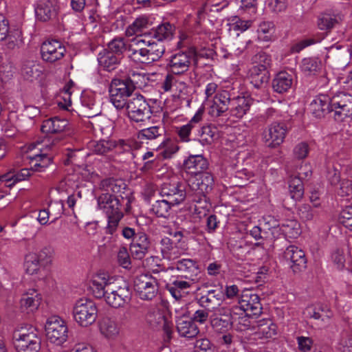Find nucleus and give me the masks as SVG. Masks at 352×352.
I'll list each match as a JSON object with an SVG mask.
<instances>
[{
    "instance_id": "obj_1",
    "label": "nucleus",
    "mask_w": 352,
    "mask_h": 352,
    "mask_svg": "<svg viewBox=\"0 0 352 352\" xmlns=\"http://www.w3.org/2000/svg\"><path fill=\"white\" fill-rule=\"evenodd\" d=\"M100 188L103 192L97 198L98 208L107 218L106 232L113 234L124 217V204H129L122 196L118 195L125 188V184L121 180L109 178L101 181Z\"/></svg>"
},
{
    "instance_id": "obj_2",
    "label": "nucleus",
    "mask_w": 352,
    "mask_h": 352,
    "mask_svg": "<svg viewBox=\"0 0 352 352\" xmlns=\"http://www.w3.org/2000/svg\"><path fill=\"white\" fill-rule=\"evenodd\" d=\"M90 288L96 298H104L113 308L124 307L131 299V291L125 282L119 283L113 276L104 272L94 275Z\"/></svg>"
},
{
    "instance_id": "obj_3",
    "label": "nucleus",
    "mask_w": 352,
    "mask_h": 352,
    "mask_svg": "<svg viewBox=\"0 0 352 352\" xmlns=\"http://www.w3.org/2000/svg\"><path fill=\"white\" fill-rule=\"evenodd\" d=\"M309 111L318 118L334 112V119L342 121L352 115V96L346 93H339L330 98L327 95L316 96L309 104Z\"/></svg>"
},
{
    "instance_id": "obj_4",
    "label": "nucleus",
    "mask_w": 352,
    "mask_h": 352,
    "mask_svg": "<svg viewBox=\"0 0 352 352\" xmlns=\"http://www.w3.org/2000/svg\"><path fill=\"white\" fill-rule=\"evenodd\" d=\"M39 146H41L38 149L40 153L29 157L31 162H34L30 169L22 168L16 173H10L2 176V179L6 182L8 187L10 188L16 183L28 179L32 170L41 172L51 164V157L47 153H43V147L49 148L52 147L49 140L44 141L43 144L39 142H33L29 146V149L32 150Z\"/></svg>"
},
{
    "instance_id": "obj_5",
    "label": "nucleus",
    "mask_w": 352,
    "mask_h": 352,
    "mask_svg": "<svg viewBox=\"0 0 352 352\" xmlns=\"http://www.w3.org/2000/svg\"><path fill=\"white\" fill-rule=\"evenodd\" d=\"M160 194L163 199L152 205L151 211L156 216L164 218H167L171 207L183 202L186 195L185 187L181 184H164Z\"/></svg>"
},
{
    "instance_id": "obj_6",
    "label": "nucleus",
    "mask_w": 352,
    "mask_h": 352,
    "mask_svg": "<svg viewBox=\"0 0 352 352\" xmlns=\"http://www.w3.org/2000/svg\"><path fill=\"white\" fill-rule=\"evenodd\" d=\"M197 57V50L194 47H188L173 54L168 59L166 69L177 76L186 75Z\"/></svg>"
},
{
    "instance_id": "obj_7",
    "label": "nucleus",
    "mask_w": 352,
    "mask_h": 352,
    "mask_svg": "<svg viewBox=\"0 0 352 352\" xmlns=\"http://www.w3.org/2000/svg\"><path fill=\"white\" fill-rule=\"evenodd\" d=\"M96 304L89 298H80L73 307L75 321L81 327H87L94 324L98 318Z\"/></svg>"
},
{
    "instance_id": "obj_8",
    "label": "nucleus",
    "mask_w": 352,
    "mask_h": 352,
    "mask_svg": "<svg viewBox=\"0 0 352 352\" xmlns=\"http://www.w3.org/2000/svg\"><path fill=\"white\" fill-rule=\"evenodd\" d=\"M12 342L17 352H38L41 349L40 337L34 331L25 328L13 332Z\"/></svg>"
},
{
    "instance_id": "obj_9",
    "label": "nucleus",
    "mask_w": 352,
    "mask_h": 352,
    "mask_svg": "<svg viewBox=\"0 0 352 352\" xmlns=\"http://www.w3.org/2000/svg\"><path fill=\"white\" fill-rule=\"evenodd\" d=\"M121 75L122 73L120 74V78H113L109 87L110 100L117 109L124 108L128 100L133 96V87Z\"/></svg>"
},
{
    "instance_id": "obj_10",
    "label": "nucleus",
    "mask_w": 352,
    "mask_h": 352,
    "mask_svg": "<svg viewBox=\"0 0 352 352\" xmlns=\"http://www.w3.org/2000/svg\"><path fill=\"white\" fill-rule=\"evenodd\" d=\"M127 116L131 122H142L149 119L152 114L151 106L144 97L140 94H135L130 98L124 105Z\"/></svg>"
},
{
    "instance_id": "obj_11",
    "label": "nucleus",
    "mask_w": 352,
    "mask_h": 352,
    "mask_svg": "<svg viewBox=\"0 0 352 352\" xmlns=\"http://www.w3.org/2000/svg\"><path fill=\"white\" fill-rule=\"evenodd\" d=\"M45 330L47 340L56 345H61L67 339L66 322L58 316H52L47 319Z\"/></svg>"
},
{
    "instance_id": "obj_12",
    "label": "nucleus",
    "mask_w": 352,
    "mask_h": 352,
    "mask_svg": "<svg viewBox=\"0 0 352 352\" xmlns=\"http://www.w3.org/2000/svg\"><path fill=\"white\" fill-rule=\"evenodd\" d=\"M133 283L134 289L142 300H151L158 292L157 280L150 274H142L135 278Z\"/></svg>"
},
{
    "instance_id": "obj_13",
    "label": "nucleus",
    "mask_w": 352,
    "mask_h": 352,
    "mask_svg": "<svg viewBox=\"0 0 352 352\" xmlns=\"http://www.w3.org/2000/svg\"><path fill=\"white\" fill-rule=\"evenodd\" d=\"M145 319L153 329L157 330L162 329L167 340L171 339L173 332V323L164 315L159 308H149L145 315Z\"/></svg>"
},
{
    "instance_id": "obj_14",
    "label": "nucleus",
    "mask_w": 352,
    "mask_h": 352,
    "mask_svg": "<svg viewBox=\"0 0 352 352\" xmlns=\"http://www.w3.org/2000/svg\"><path fill=\"white\" fill-rule=\"evenodd\" d=\"M213 184L212 175L207 172L197 176H190L188 179L189 188L198 197V199H195L197 202L201 201L202 198H205L206 195L212 190Z\"/></svg>"
},
{
    "instance_id": "obj_15",
    "label": "nucleus",
    "mask_w": 352,
    "mask_h": 352,
    "mask_svg": "<svg viewBox=\"0 0 352 352\" xmlns=\"http://www.w3.org/2000/svg\"><path fill=\"white\" fill-rule=\"evenodd\" d=\"M238 309L241 311L239 315L246 314L252 316H258L262 313L260 298L252 291H244L238 301Z\"/></svg>"
},
{
    "instance_id": "obj_16",
    "label": "nucleus",
    "mask_w": 352,
    "mask_h": 352,
    "mask_svg": "<svg viewBox=\"0 0 352 352\" xmlns=\"http://www.w3.org/2000/svg\"><path fill=\"white\" fill-rule=\"evenodd\" d=\"M287 134V127L283 123L273 122L266 127L262 133V140L270 148H276L284 141Z\"/></svg>"
},
{
    "instance_id": "obj_17",
    "label": "nucleus",
    "mask_w": 352,
    "mask_h": 352,
    "mask_svg": "<svg viewBox=\"0 0 352 352\" xmlns=\"http://www.w3.org/2000/svg\"><path fill=\"white\" fill-rule=\"evenodd\" d=\"M277 327L270 319H263L256 322L252 326V332L250 333L249 342L254 343L261 340L262 342L272 338L276 335Z\"/></svg>"
},
{
    "instance_id": "obj_18",
    "label": "nucleus",
    "mask_w": 352,
    "mask_h": 352,
    "mask_svg": "<svg viewBox=\"0 0 352 352\" xmlns=\"http://www.w3.org/2000/svg\"><path fill=\"white\" fill-rule=\"evenodd\" d=\"M233 96V94L228 90L219 91L213 97L209 113L212 117L221 116L225 112L230 110Z\"/></svg>"
},
{
    "instance_id": "obj_19",
    "label": "nucleus",
    "mask_w": 352,
    "mask_h": 352,
    "mask_svg": "<svg viewBox=\"0 0 352 352\" xmlns=\"http://www.w3.org/2000/svg\"><path fill=\"white\" fill-rule=\"evenodd\" d=\"M65 52V46L57 40H47L43 43L41 47L43 60L49 63H54L61 59Z\"/></svg>"
},
{
    "instance_id": "obj_20",
    "label": "nucleus",
    "mask_w": 352,
    "mask_h": 352,
    "mask_svg": "<svg viewBox=\"0 0 352 352\" xmlns=\"http://www.w3.org/2000/svg\"><path fill=\"white\" fill-rule=\"evenodd\" d=\"M283 256L294 272H301L307 267V258L305 252L296 245L288 246L283 253Z\"/></svg>"
},
{
    "instance_id": "obj_21",
    "label": "nucleus",
    "mask_w": 352,
    "mask_h": 352,
    "mask_svg": "<svg viewBox=\"0 0 352 352\" xmlns=\"http://www.w3.org/2000/svg\"><path fill=\"white\" fill-rule=\"evenodd\" d=\"M141 36L132 38L129 42L128 58L135 63L150 64V56Z\"/></svg>"
},
{
    "instance_id": "obj_22",
    "label": "nucleus",
    "mask_w": 352,
    "mask_h": 352,
    "mask_svg": "<svg viewBox=\"0 0 352 352\" xmlns=\"http://www.w3.org/2000/svg\"><path fill=\"white\" fill-rule=\"evenodd\" d=\"M172 270H176L182 274L185 279L197 281L200 271L197 263L190 258H182L173 263Z\"/></svg>"
},
{
    "instance_id": "obj_23",
    "label": "nucleus",
    "mask_w": 352,
    "mask_h": 352,
    "mask_svg": "<svg viewBox=\"0 0 352 352\" xmlns=\"http://www.w3.org/2000/svg\"><path fill=\"white\" fill-rule=\"evenodd\" d=\"M151 246V242L147 234L142 232H138L136 238L130 244L131 256L138 260L142 259Z\"/></svg>"
},
{
    "instance_id": "obj_24",
    "label": "nucleus",
    "mask_w": 352,
    "mask_h": 352,
    "mask_svg": "<svg viewBox=\"0 0 352 352\" xmlns=\"http://www.w3.org/2000/svg\"><path fill=\"white\" fill-rule=\"evenodd\" d=\"M42 300L41 294L35 289H29L24 292L20 300V309L26 313L36 311Z\"/></svg>"
},
{
    "instance_id": "obj_25",
    "label": "nucleus",
    "mask_w": 352,
    "mask_h": 352,
    "mask_svg": "<svg viewBox=\"0 0 352 352\" xmlns=\"http://www.w3.org/2000/svg\"><path fill=\"white\" fill-rule=\"evenodd\" d=\"M38 20L47 21L56 17L58 13V5L55 0H41L35 8Z\"/></svg>"
},
{
    "instance_id": "obj_26",
    "label": "nucleus",
    "mask_w": 352,
    "mask_h": 352,
    "mask_svg": "<svg viewBox=\"0 0 352 352\" xmlns=\"http://www.w3.org/2000/svg\"><path fill=\"white\" fill-rule=\"evenodd\" d=\"M184 168L191 175L197 176L204 173L208 166L207 160L202 155H191L184 160Z\"/></svg>"
},
{
    "instance_id": "obj_27",
    "label": "nucleus",
    "mask_w": 352,
    "mask_h": 352,
    "mask_svg": "<svg viewBox=\"0 0 352 352\" xmlns=\"http://www.w3.org/2000/svg\"><path fill=\"white\" fill-rule=\"evenodd\" d=\"M175 25L166 21L153 28L148 34L151 38L162 43L172 40L175 34Z\"/></svg>"
},
{
    "instance_id": "obj_28",
    "label": "nucleus",
    "mask_w": 352,
    "mask_h": 352,
    "mask_svg": "<svg viewBox=\"0 0 352 352\" xmlns=\"http://www.w3.org/2000/svg\"><path fill=\"white\" fill-rule=\"evenodd\" d=\"M195 282V280L183 279L182 277H177L171 283L167 285L166 289L174 298L179 300L188 294V289Z\"/></svg>"
},
{
    "instance_id": "obj_29",
    "label": "nucleus",
    "mask_w": 352,
    "mask_h": 352,
    "mask_svg": "<svg viewBox=\"0 0 352 352\" xmlns=\"http://www.w3.org/2000/svg\"><path fill=\"white\" fill-rule=\"evenodd\" d=\"M249 78L250 83L257 89L263 91L270 80V74L267 69L262 66H252L249 69Z\"/></svg>"
},
{
    "instance_id": "obj_30",
    "label": "nucleus",
    "mask_w": 352,
    "mask_h": 352,
    "mask_svg": "<svg viewBox=\"0 0 352 352\" xmlns=\"http://www.w3.org/2000/svg\"><path fill=\"white\" fill-rule=\"evenodd\" d=\"M204 113V108H199L195 114L187 124L176 128L177 133L181 141L184 142H188L190 140V133L192 130L196 127L197 124L203 120Z\"/></svg>"
},
{
    "instance_id": "obj_31",
    "label": "nucleus",
    "mask_w": 352,
    "mask_h": 352,
    "mask_svg": "<svg viewBox=\"0 0 352 352\" xmlns=\"http://www.w3.org/2000/svg\"><path fill=\"white\" fill-rule=\"evenodd\" d=\"M120 73H122L121 77L126 79L133 89L134 88L142 89L145 87L149 80L148 74L138 70L126 69L125 72H123L120 69Z\"/></svg>"
},
{
    "instance_id": "obj_32",
    "label": "nucleus",
    "mask_w": 352,
    "mask_h": 352,
    "mask_svg": "<svg viewBox=\"0 0 352 352\" xmlns=\"http://www.w3.org/2000/svg\"><path fill=\"white\" fill-rule=\"evenodd\" d=\"M97 59L99 66L102 69L111 72L120 65L122 58L114 54L112 52L103 49L98 53Z\"/></svg>"
},
{
    "instance_id": "obj_33",
    "label": "nucleus",
    "mask_w": 352,
    "mask_h": 352,
    "mask_svg": "<svg viewBox=\"0 0 352 352\" xmlns=\"http://www.w3.org/2000/svg\"><path fill=\"white\" fill-rule=\"evenodd\" d=\"M294 83V76L287 72H278L272 80V89L278 94L287 92Z\"/></svg>"
},
{
    "instance_id": "obj_34",
    "label": "nucleus",
    "mask_w": 352,
    "mask_h": 352,
    "mask_svg": "<svg viewBox=\"0 0 352 352\" xmlns=\"http://www.w3.org/2000/svg\"><path fill=\"white\" fill-rule=\"evenodd\" d=\"M252 100L245 96H233L230 111L232 116L241 118L250 110Z\"/></svg>"
},
{
    "instance_id": "obj_35",
    "label": "nucleus",
    "mask_w": 352,
    "mask_h": 352,
    "mask_svg": "<svg viewBox=\"0 0 352 352\" xmlns=\"http://www.w3.org/2000/svg\"><path fill=\"white\" fill-rule=\"evenodd\" d=\"M224 294L220 289H210L198 299L199 305L208 310L214 309L223 299Z\"/></svg>"
},
{
    "instance_id": "obj_36",
    "label": "nucleus",
    "mask_w": 352,
    "mask_h": 352,
    "mask_svg": "<svg viewBox=\"0 0 352 352\" xmlns=\"http://www.w3.org/2000/svg\"><path fill=\"white\" fill-rule=\"evenodd\" d=\"M69 122L65 118L54 117L43 122L41 131L45 133H60L66 130Z\"/></svg>"
},
{
    "instance_id": "obj_37",
    "label": "nucleus",
    "mask_w": 352,
    "mask_h": 352,
    "mask_svg": "<svg viewBox=\"0 0 352 352\" xmlns=\"http://www.w3.org/2000/svg\"><path fill=\"white\" fill-rule=\"evenodd\" d=\"M165 132L164 126L160 124L140 130L137 133V138L142 142L148 144L149 141L157 140L164 136Z\"/></svg>"
},
{
    "instance_id": "obj_38",
    "label": "nucleus",
    "mask_w": 352,
    "mask_h": 352,
    "mask_svg": "<svg viewBox=\"0 0 352 352\" xmlns=\"http://www.w3.org/2000/svg\"><path fill=\"white\" fill-rule=\"evenodd\" d=\"M224 7L225 5L220 6L219 3H212L211 5L209 3L206 4L203 10H199L197 12L195 23L194 25V32L198 34H207V30L203 28L204 22L206 19V12L208 10L212 12H219Z\"/></svg>"
},
{
    "instance_id": "obj_39",
    "label": "nucleus",
    "mask_w": 352,
    "mask_h": 352,
    "mask_svg": "<svg viewBox=\"0 0 352 352\" xmlns=\"http://www.w3.org/2000/svg\"><path fill=\"white\" fill-rule=\"evenodd\" d=\"M177 330L182 337L192 338L197 336L199 331L193 321L182 317L177 321Z\"/></svg>"
},
{
    "instance_id": "obj_40",
    "label": "nucleus",
    "mask_w": 352,
    "mask_h": 352,
    "mask_svg": "<svg viewBox=\"0 0 352 352\" xmlns=\"http://www.w3.org/2000/svg\"><path fill=\"white\" fill-rule=\"evenodd\" d=\"M161 252L163 258L168 261H175L183 253V250L174 245L172 240L168 237H164L161 240Z\"/></svg>"
},
{
    "instance_id": "obj_41",
    "label": "nucleus",
    "mask_w": 352,
    "mask_h": 352,
    "mask_svg": "<svg viewBox=\"0 0 352 352\" xmlns=\"http://www.w3.org/2000/svg\"><path fill=\"white\" fill-rule=\"evenodd\" d=\"M152 24L153 21L151 17L146 15L139 16L127 27L126 35L131 36L134 34H139L145 29L148 28Z\"/></svg>"
},
{
    "instance_id": "obj_42",
    "label": "nucleus",
    "mask_w": 352,
    "mask_h": 352,
    "mask_svg": "<svg viewBox=\"0 0 352 352\" xmlns=\"http://www.w3.org/2000/svg\"><path fill=\"white\" fill-rule=\"evenodd\" d=\"M142 41L145 43V48L151 63L157 61L164 54L165 47L162 42L157 43L146 38H142Z\"/></svg>"
},
{
    "instance_id": "obj_43",
    "label": "nucleus",
    "mask_w": 352,
    "mask_h": 352,
    "mask_svg": "<svg viewBox=\"0 0 352 352\" xmlns=\"http://www.w3.org/2000/svg\"><path fill=\"white\" fill-rule=\"evenodd\" d=\"M81 102L85 109V116L87 118L95 117L100 113L99 104L96 101L94 94H84L81 98Z\"/></svg>"
},
{
    "instance_id": "obj_44",
    "label": "nucleus",
    "mask_w": 352,
    "mask_h": 352,
    "mask_svg": "<svg viewBox=\"0 0 352 352\" xmlns=\"http://www.w3.org/2000/svg\"><path fill=\"white\" fill-rule=\"evenodd\" d=\"M175 76V74L168 72V74L165 76L164 80L161 85V89L164 91H172L174 87H176V89H179V93H183L186 90V83L177 80Z\"/></svg>"
},
{
    "instance_id": "obj_45",
    "label": "nucleus",
    "mask_w": 352,
    "mask_h": 352,
    "mask_svg": "<svg viewBox=\"0 0 352 352\" xmlns=\"http://www.w3.org/2000/svg\"><path fill=\"white\" fill-rule=\"evenodd\" d=\"M322 63L316 58L308 57L302 60L300 65L301 72L305 76H314L321 69Z\"/></svg>"
},
{
    "instance_id": "obj_46",
    "label": "nucleus",
    "mask_w": 352,
    "mask_h": 352,
    "mask_svg": "<svg viewBox=\"0 0 352 352\" xmlns=\"http://www.w3.org/2000/svg\"><path fill=\"white\" fill-rule=\"evenodd\" d=\"M197 137L202 145L211 144L218 138L217 129L212 125L203 126L198 130Z\"/></svg>"
},
{
    "instance_id": "obj_47",
    "label": "nucleus",
    "mask_w": 352,
    "mask_h": 352,
    "mask_svg": "<svg viewBox=\"0 0 352 352\" xmlns=\"http://www.w3.org/2000/svg\"><path fill=\"white\" fill-rule=\"evenodd\" d=\"M251 25V21L242 20L237 16H233L229 18L227 23L230 34H232L233 32L236 36H239L241 32L247 30Z\"/></svg>"
},
{
    "instance_id": "obj_48",
    "label": "nucleus",
    "mask_w": 352,
    "mask_h": 352,
    "mask_svg": "<svg viewBox=\"0 0 352 352\" xmlns=\"http://www.w3.org/2000/svg\"><path fill=\"white\" fill-rule=\"evenodd\" d=\"M100 331L106 338L115 340L119 336L120 328L116 321L107 318L101 322Z\"/></svg>"
},
{
    "instance_id": "obj_49",
    "label": "nucleus",
    "mask_w": 352,
    "mask_h": 352,
    "mask_svg": "<svg viewBox=\"0 0 352 352\" xmlns=\"http://www.w3.org/2000/svg\"><path fill=\"white\" fill-rule=\"evenodd\" d=\"M258 38L265 42L272 41L275 33V25L272 21H262L257 29Z\"/></svg>"
},
{
    "instance_id": "obj_50",
    "label": "nucleus",
    "mask_w": 352,
    "mask_h": 352,
    "mask_svg": "<svg viewBox=\"0 0 352 352\" xmlns=\"http://www.w3.org/2000/svg\"><path fill=\"white\" fill-rule=\"evenodd\" d=\"M63 202L62 201H54L52 202L49 208L47 210H42L39 212L38 216V221L41 225H45L49 219L50 212L57 210L56 214L60 216L63 212Z\"/></svg>"
},
{
    "instance_id": "obj_51",
    "label": "nucleus",
    "mask_w": 352,
    "mask_h": 352,
    "mask_svg": "<svg viewBox=\"0 0 352 352\" xmlns=\"http://www.w3.org/2000/svg\"><path fill=\"white\" fill-rule=\"evenodd\" d=\"M289 189L291 197L295 201L301 199L304 195V187L301 179L298 176H294L289 182Z\"/></svg>"
},
{
    "instance_id": "obj_52",
    "label": "nucleus",
    "mask_w": 352,
    "mask_h": 352,
    "mask_svg": "<svg viewBox=\"0 0 352 352\" xmlns=\"http://www.w3.org/2000/svg\"><path fill=\"white\" fill-rule=\"evenodd\" d=\"M129 43H127L122 37H116L112 39L107 45V50L112 52L119 57L126 51L129 52Z\"/></svg>"
},
{
    "instance_id": "obj_53",
    "label": "nucleus",
    "mask_w": 352,
    "mask_h": 352,
    "mask_svg": "<svg viewBox=\"0 0 352 352\" xmlns=\"http://www.w3.org/2000/svg\"><path fill=\"white\" fill-rule=\"evenodd\" d=\"M210 319L212 327L217 332L223 333L232 324L230 318L219 317L217 315H211Z\"/></svg>"
},
{
    "instance_id": "obj_54",
    "label": "nucleus",
    "mask_w": 352,
    "mask_h": 352,
    "mask_svg": "<svg viewBox=\"0 0 352 352\" xmlns=\"http://www.w3.org/2000/svg\"><path fill=\"white\" fill-rule=\"evenodd\" d=\"M21 73L24 78L32 80V78L39 76L41 70L38 69V65L33 60H25L22 63Z\"/></svg>"
},
{
    "instance_id": "obj_55",
    "label": "nucleus",
    "mask_w": 352,
    "mask_h": 352,
    "mask_svg": "<svg viewBox=\"0 0 352 352\" xmlns=\"http://www.w3.org/2000/svg\"><path fill=\"white\" fill-rule=\"evenodd\" d=\"M36 258L35 253H30L25 256V267L27 273L29 274H36L40 271V269L43 267V265Z\"/></svg>"
},
{
    "instance_id": "obj_56",
    "label": "nucleus",
    "mask_w": 352,
    "mask_h": 352,
    "mask_svg": "<svg viewBox=\"0 0 352 352\" xmlns=\"http://www.w3.org/2000/svg\"><path fill=\"white\" fill-rule=\"evenodd\" d=\"M54 255V250L52 247L46 246L43 248L38 253H35L36 258L46 267L52 263Z\"/></svg>"
},
{
    "instance_id": "obj_57",
    "label": "nucleus",
    "mask_w": 352,
    "mask_h": 352,
    "mask_svg": "<svg viewBox=\"0 0 352 352\" xmlns=\"http://www.w3.org/2000/svg\"><path fill=\"white\" fill-rule=\"evenodd\" d=\"M236 316H234L232 322L236 331H245L251 330L252 331V326H251V322L249 319L250 315L243 314L241 316H239L238 318H236Z\"/></svg>"
},
{
    "instance_id": "obj_58",
    "label": "nucleus",
    "mask_w": 352,
    "mask_h": 352,
    "mask_svg": "<svg viewBox=\"0 0 352 352\" xmlns=\"http://www.w3.org/2000/svg\"><path fill=\"white\" fill-rule=\"evenodd\" d=\"M338 23L336 17L330 14H321L318 21V26L322 30H328L333 28Z\"/></svg>"
},
{
    "instance_id": "obj_59",
    "label": "nucleus",
    "mask_w": 352,
    "mask_h": 352,
    "mask_svg": "<svg viewBox=\"0 0 352 352\" xmlns=\"http://www.w3.org/2000/svg\"><path fill=\"white\" fill-rule=\"evenodd\" d=\"M271 56L264 52H259L252 58L253 66H262L264 69H267L271 65Z\"/></svg>"
},
{
    "instance_id": "obj_60",
    "label": "nucleus",
    "mask_w": 352,
    "mask_h": 352,
    "mask_svg": "<svg viewBox=\"0 0 352 352\" xmlns=\"http://www.w3.org/2000/svg\"><path fill=\"white\" fill-rule=\"evenodd\" d=\"M162 145L164 150L162 151L161 154L165 159L171 158L179 149V147L175 142L168 139L164 140L160 146Z\"/></svg>"
},
{
    "instance_id": "obj_61",
    "label": "nucleus",
    "mask_w": 352,
    "mask_h": 352,
    "mask_svg": "<svg viewBox=\"0 0 352 352\" xmlns=\"http://www.w3.org/2000/svg\"><path fill=\"white\" fill-rule=\"evenodd\" d=\"M339 222L352 230V206H346L342 210L339 214Z\"/></svg>"
},
{
    "instance_id": "obj_62",
    "label": "nucleus",
    "mask_w": 352,
    "mask_h": 352,
    "mask_svg": "<svg viewBox=\"0 0 352 352\" xmlns=\"http://www.w3.org/2000/svg\"><path fill=\"white\" fill-rule=\"evenodd\" d=\"M114 141L100 140L94 143V151L99 155H104L113 148Z\"/></svg>"
},
{
    "instance_id": "obj_63",
    "label": "nucleus",
    "mask_w": 352,
    "mask_h": 352,
    "mask_svg": "<svg viewBox=\"0 0 352 352\" xmlns=\"http://www.w3.org/2000/svg\"><path fill=\"white\" fill-rule=\"evenodd\" d=\"M309 152V147L307 142H302L297 144L293 150V154L296 159L303 160L306 158Z\"/></svg>"
},
{
    "instance_id": "obj_64",
    "label": "nucleus",
    "mask_w": 352,
    "mask_h": 352,
    "mask_svg": "<svg viewBox=\"0 0 352 352\" xmlns=\"http://www.w3.org/2000/svg\"><path fill=\"white\" fill-rule=\"evenodd\" d=\"M118 262L123 268L129 269L131 267V258L126 248H120L118 252Z\"/></svg>"
}]
</instances>
